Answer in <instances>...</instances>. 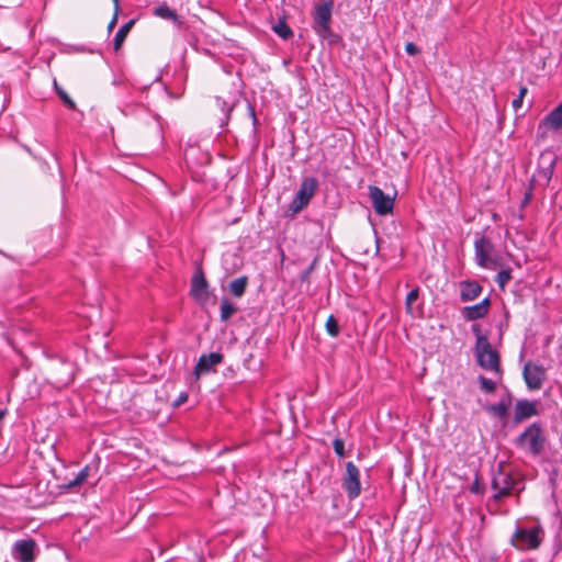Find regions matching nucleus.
<instances>
[{
	"label": "nucleus",
	"instance_id": "nucleus-13",
	"mask_svg": "<svg viewBox=\"0 0 562 562\" xmlns=\"http://www.w3.org/2000/svg\"><path fill=\"white\" fill-rule=\"evenodd\" d=\"M121 113L124 116H131L136 120H145L146 117H154L155 120H158L159 116L150 111V109L137 101H126L122 104L120 108Z\"/></svg>",
	"mask_w": 562,
	"mask_h": 562
},
{
	"label": "nucleus",
	"instance_id": "nucleus-22",
	"mask_svg": "<svg viewBox=\"0 0 562 562\" xmlns=\"http://www.w3.org/2000/svg\"><path fill=\"white\" fill-rule=\"evenodd\" d=\"M154 14L156 16H159V18L165 19V20H171V21H173L177 24L181 23V21L179 20L177 13L173 10H171L166 4H162V5H159V7L155 8Z\"/></svg>",
	"mask_w": 562,
	"mask_h": 562
},
{
	"label": "nucleus",
	"instance_id": "nucleus-8",
	"mask_svg": "<svg viewBox=\"0 0 562 562\" xmlns=\"http://www.w3.org/2000/svg\"><path fill=\"white\" fill-rule=\"evenodd\" d=\"M341 486L349 499H356L361 494L360 470L349 461L346 463V472L341 480Z\"/></svg>",
	"mask_w": 562,
	"mask_h": 562
},
{
	"label": "nucleus",
	"instance_id": "nucleus-19",
	"mask_svg": "<svg viewBox=\"0 0 562 562\" xmlns=\"http://www.w3.org/2000/svg\"><path fill=\"white\" fill-rule=\"evenodd\" d=\"M248 284V278L246 276L239 277L228 284V289L232 295L240 297L244 295Z\"/></svg>",
	"mask_w": 562,
	"mask_h": 562
},
{
	"label": "nucleus",
	"instance_id": "nucleus-9",
	"mask_svg": "<svg viewBox=\"0 0 562 562\" xmlns=\"http://www.w3.org/2000/svg\"><path fill=\"white\" fill-rule=\"evenodd\" d=\"M369 195L376 214L384 216L393 212L394 198L385 194L382 189L376 186H370Z\"/></svg>",
	"mask_w": 562,
	"mask_h": 562
},
{
	"label": "nucleus",
	"instance_id": "nucleus-5",
	"mask_svg": "<svg viewBox=\"0 0 562 562\" xmlns=\"http://www.w3.org/2000/svg\"><path fill=\"white\" fill-rule=\"evenodd\" d=\"M474 259L483 269L494 270L502 266L499 259L494 256V244L485 236H480L474 241Z\"/></svg>",
	"mask_w": 562,
	"mask_h": 562
},
{
	"label": "nucleus",
	"instance_id": "nucleus-15",
	"mask_svg": "<svg viewBox=\"0 0 562 562\" xmlns=\"http://www.w3.org/2000/svg\"><path fill=\"white\" fill-rule=\"evenodd\" d=\"M223 355L221 352H211L202 355L194 368L195 375L210 372L215 366L223 362Z\"/></svg>",
	"mask_w": 562,
	"mask_h": 562
},
{
	"label": "nucleus",
	"instance_id": "nucleus-3",
	"mask_svg": "<svg viewBox=\"0 0 562 562\" xmlns=\"http://www.w3.org/2000/svg\"><path fill=\"white\" fill-rule=\"evenodd\" d=\"M544 535L546 532L541 525L517 526L510 542L520 551L537 550L541 546Z\"/></svg>",
	"mask_w": 562,
	"mask_h": 562
},
{
	"label": "nucleus",
	"instance_id": "nucleus-4",
	"mask_svg": "<svg viewBox=\"0 0 562 562\" xmlns=\"http://www.w3.org/2000/svg\"><path fill=\"white\" fill-rule=\"evenodd\" d=\"M546 436L541 426L533 423L515 439V445L524 450H527L531 456L537 457L541 454L546 447Z\"/></svg>",
	"mask_w": 562,
	"mask_h": 562
},
{
	"label": "nucleus",
	"instance_id": "nucleus-24",
	"mask_svg": "<svg viewBox=\"0 0 562 562\" xmlns=\"http://www.w3.org/2000/svg\"><path fill=\"white\" fill-rule=\"evenodd\" d=\"M273 31L283 40H288L293 36L291 27L283 20H280L273 25Z\"/></svg>",
	"mask_w": 562,
	"mask_h": 562
},
{
	"label": "nucleus",
	"instance_id": "nucleus-7",
	"mask_svg": "<svg viewBox=\"0 0 562 562\" xmlns=\"http://www.w3.org/2000/svg\"><path fill=\"white\" fill-rule=\"evenodd\" d=\"M318 189V181L314 177L304 178L301 182L300 189L293 198L292 202L289 205V210L296 214L301 212L307 204L311 199L315 195Z\"/></svg>",
	"mask_w": 562,
	"mask_h": 562
},
{
	"label": "nucleus",
	"instance_id": "nucleus-2",
	"mask_svg": "<svg viewBox=\"0 0 562 562\" xmlns=\"http://www.w3.org/2000/svg\"><path fill=\"white\" fill-rule=\"evenodd\" d=\"M333 2L325 1L315 7L313 11V30L328 44L334 45L341 41V37L331 30Z\"/></svg>",
	"mask_w": 562,
	"mask_h": 562
},
{
	"label": "nucleus",
	"instance_id": "nucleus-18",
	"mask_svg": "<svg viewBox=\"0 0 562 562\" xmlns=\"http://www.w3.org/2000/svg\"><path fill=\"white\" fill-rule=\"evenodd\" d=\"M483 288L476 281H463L460 283V299L462 302L473 301L480 296Z\"/></svg>",
	"mask_w": 562,
	"mask_h": 562
},
{
	"label": "nucleus",
	"instance_id": "nucleus-25",
	"mask_svg": "<svg viewBox=\"0 0 562 562\" xmlns=\"http://www.w3.org/2000/svg\"><path fill=\"white\" fill-rule=\"evenodd\" d=\"M89 475V467H85L79 471V473L76 475V477L71 481H69L66 485V488L71 490L76 486L81 485L86 482L87 477Z\"/></svg>",
	"mask_w": 562,
	"mask_h": 562
},
{
	"label": "nucleus",
	"instance_id": "nucleus-26",
	"mask_svg": "<svg viewBox=\"0 0 562 562\" xmlns=\"http://www.w3.org/2000/svg\"><path fill=\"white\" fill-rule=\"evenodd\" d=\"M418 296H419L418 288H415L407 293L406 299H405V308H406L407 314L413 315V304H414V302L417 301Z\"/></svg>",
	"mask_w": 562,
	"mask_h": 562
},
{
	"label": "nucleus",
	"instance_id": "nucleus-10",
	"mask_svg": "<svg viewBox=\"0 0 562 562\" xmlns=\"http://www.w3.org/2000/svg\"><path fill=\"white\" fill-rule=\"evenodd\" d=\"M522 376L529 390H539L547 378L546 369L541 364L529 361L524 366Z\"/></svg>",
	"mask_w": 562,
	"mask_h": 562
},
{
	"label": "nucleus",
	"instance_id": "nucleus-11",
	"mask_svg": "<svg viewBox=\"0 0 562 562\" xmlns=\"http://www.w3.org/2000/svg\"><path fill=\"white\" fill-rule=\"evenodd\" d=\"M36 542L34 539H21L12 547V557L19 562H33L35 560Z\"/></svg>",
	"mask_w": 562,
	"mask_h": 562
},
{
	"label": "nucleus",
	"instance_id": "nucleus-33",
	"mask_svg": "<svg viewBox=\"0 0 562 562\" xmlns=\"http://www.w3.org/2000/svg\"><path fill=\"white\" fill-rule=\"evenodd\" d=\"M470 492L473 494H482L484 492V487L480 482L479 476L476 475L474 481L472 482L470 486Z\"/></svg>",
	"mask_w": 562,
	"mask_h": 562
},
{
	"label": "nucleus",
	"instance_id": "nucleus-16",
	"mask_svg": "<svg viewBox=\"0 0 562 562\" xmlns=\"http://www.w3.org/2000/svg\"><path fill=\"white\" fill-rule=\"evenodd\" d=\"M490 305V299L485 297L477 304L463 307L462 315L467 321H476L483 318L488 313Z\"/></svg>",
	"mask_w": 562,
	"mask_h": 562
},
{
	"label": "nucleus",
	"instance_id": "nucleus-28",
	"mask_svg": "<svg viewBox=\"0 0 562 562\" xmlns=\"http://www.w3.org/2000/svg\"><path fill=\"white\" fill-rule=\"evenodd\" d=\"M510 279H512V270L509 268H507V269L501 270L497 273L495 281L497 282L498 286L503 290L506 286V284L509 282Z\"/></svg>",
	"mask_w": 562,
	"mask_h": 562
},
{
	"label": "nucleus",
	"instance_id": "nucleus-37",
	"mask_svg": "<svg viewBox=\"0 0 562 562\" xmlns=\"http://www.w3.org/2000/svg\"><path fill=\"white\" fill-rule=\"evenodd\" d=\"M115 23H116V16H114V18L112 19V21L109 23V26H108V27H109V30H112V29H113V26L115 25Z\"/></svg>",
	"mask_w": 562,
	"mask_h": 562
},
{
	"label": "nucleus",
	"instance_id": "nucleus-35",
	"mask_svg": "<svg viewBox=\"0 0 562 562\" xmlns=\"http://www.w3.org/2000/svg\"><path fill=\"white\" fill-rule=\"evenodd\" d=\"M187 400H188V394L182 392V393L179 394L178 398L175 401L173 406L175 407H179L184 402H187Z\"/></svg>",
	"mask_w": 562,
	"mask_h": 562
},
{
	"label": "nucleus",
	"instance_id": "nucleus-17",
	"mask_svg": "<svg viewBox=\"0 0 562 562\" xmlns=\"http://www.w3.org/2000/svg\"><path fill=\"white\" fill-rule=\"evenodd\" d=\"M191 295L198 301H205L207 299V281L201 271L192 278Z\"/></svg>",
	"mask_w": 562,
	"mask_h": 562
},
{
	"label": "nucleus",
	"instance_id": "nucleus-12",
	"mask_svg": "<svg viewBox=\"0 0 562 562\" xmlns=\"http://www.w3.org/2000/svg\"><path fill=\"white\" fill-rule=\"evenodd\" d=\"M546 131H562V102L540 121L538 132L541 137H544Z\"/></svg>",
	"mask_w": 562,
	"mask_h": 562
},
{
	"label": "nucleus",
	"instance_id": "nucleus-23",
	"mask_svg": "<svg viewBox=\"0 0 562 562\" xmlns=\"http://www.w3.org/2000/svg\"><path fill=\"white\" fill-rule=\"evenodd\" d=\"M237 312V307L227 299L222 300L221 302V321L227 322L233 314Z\"/></svg>",
	"mask_w": 562,
	"mask_h": 562
},
{
	"label": "nucleus",
	"instance_id": "nucleus-27",
	"mask_svg": "<svg viewBox=\"0 0 562 562\" xmlns=\"http://www.w3.org/2000/svg\"><path fill=\"white\" fill-rule=\"evenodd\" d=\"M54 87H55V91L56 93L58 94V97L61 99V101L69 108V109H75L76 108V104L74 102V100L66 93V91L60 88L57 83L56 80H54Z\"/></svg>",
	"mask_w": 562,
	"mask_h": 562
},
{
	"label": "nucleus",
	"instance_id": "nucleus-36",
	"mask_svg": "<svg viewBox=\"0 0 562 562\" xmlns=\"http://www.w3.org/2000/svg\"><path fill=\"white\" fill-rule=\"evenodd\" d=\"M312 268H313V267H310V269H307V270H306V271L301 276V280H302V281L307 280L308 274H310V272H311Z\"/></svg>",
	"mask_w": 562,
	"mask_h": 562
},
{
	"label": "nucleus",
	"instance_id": "nucleus-21",
	"mask_svg": "<svg viewBox=\"0 0 562 562\" xmlns=\"http://www.w3.org/2000/svg\"><path fill=\"white\" fill-rule=\"evenodd\" d=\"M133 24H134V21L131 20V21L126 22L125 24H123L119 29V31L116 32V34L114 36V42H113L114 50H119L121 48L128 32L131 31Z\"/></svg>",
	"mask_w": 562,
	"mask_h": 562
},
{
	"label": "nucleus",
	"instance_id": "nucleus-6",
	"mask_svg": "<svg viewBox=\"0 0 562 562\" xmlns=\"http://www.w3.org/2000/svg\"><path fill=\"white\" fill-rule=\"evenodd\" d=\"M492 488L495 492L493 499L499 502L504 497H507L515 490L516 481L512 473L504 470L502 464L498 465L497 470L493 472Z\"/></svg>",
	"mask_w": 562,
	"mask_h": 562
},
{
	"label": "nucleus",
	"instance_id": "nucleus-34",
	"mask_svg": "<svg viewBox=\"0 0 562 562\" xmlns=\"http://www.w3.org/2000/svg\"><path fill=\"white\" fill-rule=\"evenodd\" d=\"M405 52L411 55V56H414L416 54L419 53V48L412 42H408L406 43L405 45Z\"/></svg>",
	"mask_w": 562,
	"mask_h": 562
},
{
	"label": "nucleus",
	"instance_id": "nucleus-14",
	"mask_svg": "<svg viewBox=\"0 0 562 562\" xmlns=\"http://www.w3.org/2000/svg\"><path fill=\"white\" fill-rule=\"evenodd\" d=\"M537 401L519 400L515 405L514 423L520 424L521 422L537 416L539 414Z\"/></svg>",
	"mask_w": 562,
	"mask_h": 562
},
{
	"label": "nucleus",
	"instance_id": "nucleus-29",
	"mask_svg": "<svg viewBox=\"0 0 562 562\" xmlns=\"http://www.w3.org/2000/svg\"><path fill=\"white\" fill-rule=\"evenodd\" d=\"M325 326L329 336L337 337L339 335L338 322L333 315L327 318Z\"/></svg>",
	"mask_w": 562,
	"mask_h": 562
},
{
	"label": "nucleus",
	"instance_id": "nucleus-32",
	"mask_svg": "<svg viewBox=\"0 0 562 562\" xmlns=\"http://www.w3.org/2000/svg\"><path fill=\"white\" fill-rule=\"evenodd\" d=\"M527 91L526 87H520L518 97L513 100L512 105L516 111L521 108Z\"/></svg>",
	"mask_w": 562,
	"mask_h": 562
},
{
	"label": "nucleus",
	"instance_id": "nucleus-20",
	"mask_svg": "<svg viewBox=\"0 0 562 562\" xmlns=\"http://www.w3.org/2000/svg\"><path fill=\"white\" fill-rule=\"evenodd\" d=\"M509 405H510V397H508L507 401L502 400L501 402H498L496 404L488 405L486 407V411L488 413L493 414L494 416L503 419L508 414Z\"/></svg>",
	"mask_w": 562,
	"mask_h": 562
},
{
	"label": "nucleus",
	"instance_id": "nucleus-30",
	"mask_svg": "<svg viewBox=\"0 0 562 562\" xmlns=\"http://www.w3.org/2000/svg\"><path fill=\"white\" fill-rule=\"evenodd\" d=\"M480 386L485 393H494L496 385L495 382L488 378L481 375L479 378Z\"/></svg>",
	"mask_w": 562,
	"mask_h": 562
},
{
	"label": "nucleus",
	"instance_id": "nucleus-39",
	"mask_svg": "<svg viewBox=\"0 0 562 562\" xmlns=\"http://www.w3.org/2000/svg\"><path fill=\"white\" fill-rule=\"evenodd\" d=\"M251 115H252L254 122L256 123L257 117H256V115H255V112H254V111H251Z\"/></svg>",
	"mask_w": 562,
	"mask_h": 562
},
{
	"label": "nucleus",
	"instance_id": "nucleus-31",
	"mask_svg": "<svg viewBox=\"0 0 562 562\" xmlns=\"http://www.w3.org/2000/svg\"><path fill=\"white\" fill-rule=\"evenodd\" d=\"M333 448H334V451L335 453L339 457V458H344L346 456V452H345V442L342 439L340 438H336L334 441H333Z\"/></svg>",
	"mask_w": 562,
	"mask_h": 562
},
{
	"label": "nucleus",
	"instance_id": "nucleus-38",
	"mask_svg": "<svg viewBox=\"0 0 562 562\" xmlns=\"http://www.w3.org/2000/svg\"><path fill=\"white\" fill-rule=\"evenodd\" d=\"M114 2L115 9L119 8V0H112Z\"/></svg>",
	"mask_w": 562,
	"mask_h": 562
},
{
	"label": "nucleus",
	"instance_id": "nucleus-1",
	"mask_svg": "<svg viewBox=\"0 0 562 562\" xmlns=\"http://www.w3.org/2000/svg\"><path fill=\"white\" fill-rule=\"evenodd\" d=\"M472 330L476 335L474 353L477 364L486 371L501 374L502 370L498 352L493 349L487 337L481 334L479 325H473Z\"/></svg>",
	"mask_w": 562,
	"mask_h": 562
}]
</instances>
